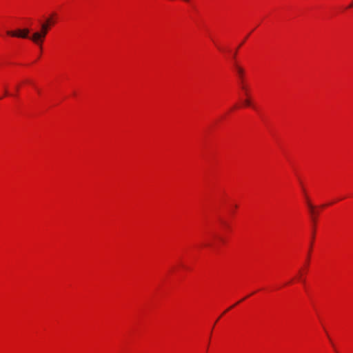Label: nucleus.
I'll return each instance as SVG.
<instances>
[{"instance_id": "nucleus-14", "label": "nucleus", "mask_w": 353, "mask_h": 353, "mask_svg": "<svg viewBox=\"0 0 353 353\" xmlns=\"http://www.w3.org/2000/svg\"><path fill=\"white\" fill-rule=\"evenodd\" d=\"M185 1H188L189 0H184Z\"/></svg>"}, {"instance_id": "nucleus-9", "label": "nucleus", "mask_w": 353, "mask_h": 353, "mask_svg": "<svg viewBox=\"0 0 353 353\" xmlns=\"http://www.w3.org/2000/svg\"><path fill=\"white\" fill-rule=\"evenodd\" d=\"M230 309H232V307H230L227 309V311H229Z\"/></svg>"}, {"instance_id": "nucleus-1", "label": "nucleus", "mask_w": 353, "mask_h": 353, "mask_svg": "<svg viewBox=\"0 0 353 353\" xmlns=\"http://www.w3.org/2000/svg\"><path fill=\"white\" fill-rule=\"evenodd\" d=\"M50 19H47L46 22L42 23L41 25V30L34 32L30 37V39L37 45L41 46L42 43L48 34V30L50 29Z\"/></svg>"}, {"instance_id": "nucleus-7", "label": "nucleus", "mask_w": 353, "mask_h": 353, "mask_svg": "<svg viewBox=\"0 0 353 353\" xmlns=\"http://www.w3.org/2000/svg\"><path fill=\"white\" fill-rule=\"evenodd\" d=\"M16 90L18 91L19 90V86H16Z\"/></svg>"}, {"instance_id": "nucleus-3", "label": "nucleus", "mask_w": 353, "mask_h": 353, "mask_svg": "<svg viewBox=\"0 0 353 353\" xmlns=\"http://www.w3.org/2000/svg\"><path fill=\"white\" fill-rule=\"evenodd\" d=\"M235 68H236V72L239 75V79H240V81H241V87L242 88V90H243L245 92V94L247 95L248 93H247V88L244 85V82H243V75H244V70L243 69L239 66V65H235Z\"/></svg>"}, {"instance_id": "nucleus-6", "label": "nucleus", "mask_w": 353, "mask_h": 353, "mask_svg": "<svg viewBox=\"0 0 353 353\" xmlns=\"http://www.w3.org/2000/svg\"><path fill=\"white\" fill-rule=\"evenodd\" d=\"M244 103H245V105H248H248H250V104H251V103H250V101L248 99H245V101H244Z\"/></svg>"}, {"instance_id": "nucleus-8", "label": "nucleus", "mask_w": 353, "mask_h": 353, "mask_svg": "<svg viewBox=\"0 0 353 353\" xmlns=\"http://www.w3.org/2000/svg\"><path fill=\"white\" fill-rule=\"evenodd\" d=\"M7 94H8V92H7V90H5V95H7Z\"/></svg>"}, {"instance_id": "nucleus-5", "label": "nucleus", "mask_w": 353, "mask_h": 353, "mask_svg": "<svg viewBox=\"0 0 353 353\" xmlns=\"http://www.w3.org/2000/svg\"><path fill=\"white\" fill-rule=\"evenodd\" d=\"M55 16H56V14H55V13H54V14H52L51 17H49V18H48V19H50V20H51V21H50V26L52 24H53V23H54V21H52V20H53V18H52V17H55Z\"/></svg>"}, {"instance_id": "nucleus-4", "label": "nucleus", "mask_w": 353, "mask_h": 353, "mask_svg": "<svg viewBox=\"0 0 353 353\" xmlns=\"http://www.w3.org/2000/svg\"><path fill=\"white\" fill-rule=\"evenodd\" d=\"M307 205L312 215L317 214V212L314 211V207L309 201H307Z\"/></svg>"}, {"instance_id": "nucleus-12", "label": "nucleus", "mask_w": 353, "mask_h": 353, "mask_svg": "<svg viewBox=\"0 0 353 353\" xmlns=\"http://www.w3.org/2000/svg\"><path fill=\"white\" fill-rule=\"evenodd\" d=\"M230 309H232V307H230L227 309V311H229Z\"/></svg>"}, {"instance_id": "nucleus-13", "label": "nucleus", "mask_w": 353, "mask_h": 353, "mask_svg": "<svg viewBox=\"0 0 353 353\" xmlns=\"http://www.w3.org/2000/svg\"><path fill=\"white\" fill-rule=\"evenodd\" d=\"M352 6H353V3H352V4H351V5H350V6H349V7H350V8H351Z\"/></svg>"}, {"instance_id": "nucleus-2", "label": "nucleus", "mask_w": 353, "mask_h": 353, "mask_svg": "<svg viewBox=\"0 0 353 353\" xmlns=\"http://www.w3.org/2000/svg\"><path fill=\"white\" fill-rule=\"evenodd\" d=\"M29 33H30V30L28 28L23 29V30L19 29L14 32H13V31H8L7 32V34L12 37H19V38H29L30 39V37L28 36Z\"/></svg>"}, {"instance_id": "nucleus-10", "label": "nucleus", "mask_w": 353, "mask_h": 353, "mask_svg": "<svg viewBox=\"0 0 353 353\" xmlns=\"http://www.w3.org/2000/svg\"><path fill=\"white\" fill-rule=\"evenodd\" d=\"M230 309H232V307H230L227 309V311H229Z\"/></svg>"}, {"instance_id": "nucleus-11", "label": "nucleus", "mask_w": 353, "mask_h": 353, "mask_svg": "<svg viewBox=\"0 0 353 353\" xmlns=\"http://www.w3.org/2000/svg\"><path fill=\"white\" fill-rule=\"evenodd\" d=\"M230 309H232V307H230L227 309V311H229Z\"/></svg>"}]
</instances>
